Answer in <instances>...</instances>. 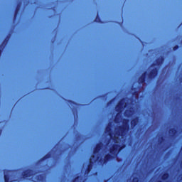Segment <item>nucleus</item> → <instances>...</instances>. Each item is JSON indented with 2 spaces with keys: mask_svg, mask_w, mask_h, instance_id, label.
Segmentation results:
<instances>
[{
  "mask_svg": "<svg viewBox=\"0 0 182 182\" xmlns=\"http://www.w3.org/2000/svg\"><path fill=\"white\" fill-rule=\"evenodd\" d=\"M105 131L107 132V133H109V136L111 137V139L113 138V134L112 133V128L107 127L105 129Z\"/></svg>",
  "mask_w": 182,
  "mask_h": 182,
  "instance_id": "nucleus-19",
  "label": "nucleus"
},
{
  "mask_svg": "<svg viewBox=\"0 0 182 182\" xmlns=\"http://www.w3.org/2000/svg\"><path fill=\"white\" fill-rule=\"evenodd\" d=\"M159 75V68H154L150 70L149 73L148 74V78L149 80H153L155 77H157Z\"/></svg>",
  "mask_w": 182,
  "mask_h": 182,
  "instance_id": "nucleus-5",
  "label": "nucleus"
},
{
  "mask_svg": "<svg viewBox=\"0 0 182 182\" xmlns=\"http://www.w3.org/2000/svg\"><path fill=\"white\" fill-rule=\"evenodd\" d=\"M130 122L129 119L124 118L122 121V125L118 127V131H117L116 134L118 137H124L127 133L130 130Z\"/></svg>",
  "mask_w": 182,
  "mask_h": 182,
  "instance_id": "nucleus-2",
  "label": "nucleus"
},
{
  "mask_svg": "<svg viewBox=\"0 0 182 182\" xmlns=\"http://www.w3.org/2000/svg\"><path fill=\"white\" fill-rule=\"evenodd\" d=\"M112 139H113V140H117V139H119V138L118 137H114Z\"/></svg>",
  "mask_w": 182,
  "mask_h": 182,
  "instance_id": "nucleus-27",
  "label": "nucleus"
},
{
  "mask_svg": "<svg viewBox=\"0 0 182 182\" xmlns=\"http://www.w3.org/2000/svg\"><path fill=\"white\" fill-rule=\"evenodd\" d=\"M19 11H21V3H18L17 4V6L16 7V9L14 11V19H16V16H18L19 14Z\"/></svg>",
  "mask_w": 182,
  "mask_h": 182,
  "instance_id": "nucleus-15",
  "label": "nucleus"
},
{
  "mask_svg": "<svg viewBox=\"0 0 182 182\" xmlns=\"http://www.w3.org/2000/svg\"><path fill=\"white\" fill-rule=\"evenodd\" d=\"M133 109H127L125 112H124V116L126 117H132V116H133Z\"/></svg>",
  "mask_w": 182,
  "mask_h": 182,
  "instance_id": "nucleus-16",
  "label": "nucleus"
},
{
  "mask_svg": "<svg viewBox=\"0 0 182 182\" xmlns=\"http://www.w3.org/2000/svg\"><path fill=\"white\" fill-rule=\"evenodd\" d=\"M177 129L176 128H171L169 129V133H171V137H176L177 134Z\"/></svg>",
  "mask_w": 182,
  "mask_h": 182,
  "instance_id": "nucleus-17",
  "label": "nucleus"
},
{
  "mask_svg": "<svg viewBox=\"0 0 182 182\" xmlns=\"http://www.w3.org/2000/svg\"><path fill=\"white\" fill-rule=\"evenodd\" d=\"M139 117H136L135 118H134L131 120L130 124H131L132 129L136 128V126H137L139 124Z\"/></svg>",
  "mask_w": 182,
  "mask_h": 182,
  "instance_id": "nucleus-11",
  "label": "nucleus"
},
{
  "mask_svg": "<svg viewBox=\"0 0 182 182\" xmlns=\"http://www.w3.org/2000/svg\"><path fill=\"white\" fill-rule=\"evenodd\" d=\"M147 75V71H145L138 79L139 85H144L146 83V76Z\"/></svg>",
  "mask_w": 182,
  "mask_h": 182,
  "instance_id": "nucleus-10",
  "label": "nucleus"
},
{
  "mask_svg": "<svg viewBox=\"0 0 182 182\" xmlns=\"http://www.w3.org/2000/svg\"><path fill=\"white\" fill-rule=\"evenodd\" d=\"M102 143H98L96 144L95 147L94 148L93 153L94 154H97L100 150H102Z\"/></svg>",
  "mask_w": 182,
  "mask_h": 182,
  "instance_id": "nucleus-14",
  "label": "nucleus"
},
{
  "mask_svg": "<svg viewBox=\"0 0 182 182\" xmlns=\"http://www.w3.org/2000/svg\"><path fill=\"white\" fill-rule=\"evenodd\" d=\"M123 107H126V105H124V102L123 100H121L118 104L115 106V110L118 113H122V110H123Z\"/></svg>",
  "mask_w": 182,
  "mask_h": 182,
  "instance_id": "nucleus-6",
  "label": "nucleus"
},
{
  "mask_svg": "<svg viewBox=\"0 0 182 182\" xmlns=\"http://www.w3.org/2000/svg\"><path fill=\"white\" fill-rule=\"evenodd\" d=\"M1 133H2V129H0V134H1Z\"/></svg>",
  "mask_w": 182,
  "mask_h": 182,
  "instance_id": "nucleus-28",
  "label": "nucleus"
},
{
  "mask_svg": "<svg viewBox=\"0 0 182 182\" xmlns=\"http://www.w3.org/2000/svg\"><path fill=\"white\" fill-rule=\"evenodd\" d=\"M107 181H109V179H107V181H105V182H107Z\"/></svg>",
  "mask_w": 182,
  "mask_h": 182,
  "instance_id": "nucleus-29",
  "label": "nucleus"
},
{
  "mask_svg": "<svg viewBox=\"0 0 182 182\" xmlns=\"http://www.w3.org/2000/svg\"><path fill=\"white\" fill-rule=\"evenodd\" d=\"M169 177H170V173H164L161 176V180H163L164 181H166V180H168Z\"/></svg>",
  "mask_w": 182,
  "mask_h": 182,
  "instance_id": "nucleus-18",
  "label": "nucleus"
},
{
  "mask_svg": "<svg viewBox=\"0 0 182 182\" xmlns=\"http://www.w3.org/2000/svg\"><path fill=\"white\" fill-rule=\"evenodd\" d=\"M99 160V156L96 158V156L92 155L90 159V162L87 166V168L85 169V174H89L90 171H92V168H93V164L96 163Z\"/></svg>",
  "mask_w": 182,
  "mask_h": 182,
  "instance_id": "nucleus-3",
  "label": "nucleus"
},
{
  "mask_svg": "<svg viewBox=\"0 0 182 182\" xmlns=\"http://www.w3.org/2000/svg\"><path fill=\"white\" fill-rule=\"evenodd\" d=\"M157 182H163V181H158Z\"/></svg>",
  "mask_w": 182,
  "mask_h": 182,
  "instance_id": "nucleus-30",
  "label": "nucleus"
},
{
  "mask_svg": "<svg viewBox=\"0 0 182 182\" xmlns=\"http://www.w3.org/2000/svg\"><path fill=\"white\" fill-rule=\"evenodd\" d=\"M33 182H45V175L40 174L36 176V181H33Z\"/></svg>",
  "mask_w": 182,
  "mask_h": 182,
  "instance_id": "nucleus-13",
  "label": "nucleus"
},
{
  "mask_svg": "<svg viewBox=\"0 0 182 182\" xmlns=\"http://www.w3.org/2000/svg\"><path fill=\"white\" fill-rule=\"evenodd\" d=\"M132 96H135V97H139V91L135 90L132 92Z\"/></svg>",
  "mask_w": 182,
  "mask_h": 182,
  "instance_id": "nucleus-22",
  "label": "nucleus"
},
{
  "mask_svg": "<svg viewBox=\"0 0 182 182\" xmlns=\"http://www.w3.org/2000/svg\"><path fill=\"white\" fill-rule=\"evenodd\" d=\"M9 41V36H8L0 45V56L2 55V50L5 49L6 45H8V42Z\"/></svg>",
  "mask_w": 182,
  "mask_h": 182,
  "instance_id": "nucleus-8",
  "label": "nucleus"
},
{
  "mask_svg": "<svg viewBox=\"0 0 182 182\" xmlns=\"http://www.w3.org/2000/svg\"><path fill=\"white\" fill-rule=\"evenodd\" d=\"M134 90H136V88H133Z\"/></svg>",
  "mask_w": 182,
  "mask_h": 182,
  "instance_id": "nucleus-31",
  "label": "nucleus"
},
{
  "mask_svg": "<svg viewBox=\"0 0 182 182\" xmlns=\"http://www.w3.org/2000/svg\"><path fill=\"white\" fill-rule=\"evenodd\" d=\"M35 173H34V171L33 169H27L26 171H24L23 172V178H28L29 177H32V176H33Z\"/></svg>",
  "mask_w": 182,
  "mask_h": 182,
  "instance_id": "nucleus-7",
  "label": "nucleus"
},
{
  "mask_svg": "<svg viewBox=\"0 0 182 182\" xmlns=\"http://www.w3.org/2000/svg\"><path fill=\"white\" fill-rule=\"evenodd\" d=\"M68 103L69 106H71L72 107H75V106H77V103H76L75 101L68 100Z\"/></svg>",
  "mask_w": 182,
  "mask_h": 182,
  "instance_id": "nucleus-20",
  "label": "nucleus"
},
{
  "mask_svg": "<svg viewBox=\"0 0 182 182\" xmlns=\"http://www.w3.org/2000/svg\"><path fill=\"white\" fill-rule=\"evenodd\" d=\"M178 48H180V46H178V45H176V46H173V50H177V49H178Z\"/></svg>",
  "mask_w": 182,
  "mask_h": 182,
  "instance_id": "nucleus-25",
  "label": "nucleus"
},
{
  "mask_svg": "<svg viewBox=\"0 0 182 182\" xmlns=\"http://www.w3.org/2000/svg\"><path fill=\"white\" fill-rule=\"evenodd\" d=\"M181 43H182V40H181Z\"/></svg>",
  "mask_w": 182,
  "mask_h": 182,
  "instance_id": "nucleus-32",
  "label": "nucleus"
},
{
  "mask_svg": "<svg viewBox=\"0 0 182 182\" xmlns=\"http://www.w3.org/2000/svg\"><path fill=\"white\" fill-rule=\"evenodd\" d=\"M132 182H140V179L139 177H134L132 179Z\"/></svg>",
  "mask_w": 182,
  "mask_h": 182,
  "instance_id": "nucleus-23",
  "label": "nucleus"
},
{
  "mask_svg": "<svg viewBox=\"0 0 182 182\" xmlns=\"http://www.w3.org/2000/svg\"><path fill=\"white\" fill-rule=\"evenodd\" d=\"M163 62H164V57H159L156 59V63H153L151 66H161Z\"/></svg>",
  "mask_w": 182,
  "mask_h": 182,
  "instance_id": "nucleus-9",
  "label": "nucleus"
},
{
  "mask_svg": "<svg viewBox=\"0 0 182 182\" xmlns=\"http://www.w3.org/2000/svg\"><path fill=\"white\" fill-rule=\"evenodd\" d=\"M50 157H52V153L49 152L47 154H46L43 157L40 159L38 161L37 164H39L42 163V161H45V160H48V159H50Z\"/></svg>",
  "mask_w": 182,
  "mask_h": 182,
  "instance_id": "nucleus-12",
  "label": "nucleus"
},
{
  "mask_svg": "<svg viewBox=\"0 0 182 182\" xmlns=\"http://www.w3.org/2000/svg\"><path fill=\"white\" fill-rule=\"evenodd\" d=\"M124 149H126V144H122L121 145L119 144H113L111 147H109V154H107L103 159H100L99 163L106 164V163L110 161V160H114Z\"/></svg>",
  "mask_w": 182,
  "mask_h": 182,
  "instance_id": "nucleus-1",
  "label": "nucleus"
},
{
  "mask_svg": "<svg viewBox=\"0 0 182 182\" xmlns=\"http://www.w3.org/2000/svg\"><path fill=\"white\" fill-rule=\"evenodd\" d=\"M164 141V136L161 137V141H159V144H161Z\"/></svg>",
  "mask_w": 182,
  "mask_h": 182,
  "instance_id": "nucleus-26",
  "label": "nucleus"
},
{
  "mask_svg": "<svg viewBox=\"0 0 182 182\" xmlns=\"http://www.w3.org/2000/svg\"><path fill=\"white\" fill-rule=\"evenodd\" d=\"M94 22H97L98 23H103V21H102V20L100 19V17L99 16V13H97Z\"/></svg>",
  "mask_w": 182,
  "mask_h": 182,
  "instance_id": "nucleus-21",
  "label": "nucleus"
},
{
  "mask_svg": "<svg viewBox=\"0 0 182 182\" xmlns=\"http://www.w3.org/2000/svg\"><path fill=\"white\" fill-rule=\"evenodd\" d=\"M80 180V176L75 177L72 182L79 181Z\"/></svg>",
  "mask_w": 182,
  "mask_h": 182,
  "instance_id": "nucleus-24",
  "label": "nucleus"
},
{
  "mask_svg": "<svg viewBox=\"0 0 182 182\" xmlns=\"http://www.w3.org/2000/svg\"><path fill=\"white\" fill-rule=\"evenodd\" d=\"M4 182H14L16 181V180H11V173H14V170L9 169H4Z\"/></svg>",
  "mask_w": 182,
  "mask_h": 182,
  "instance_id": "nucleus-4",
  "label": "nucleus"
}]
</instances>
